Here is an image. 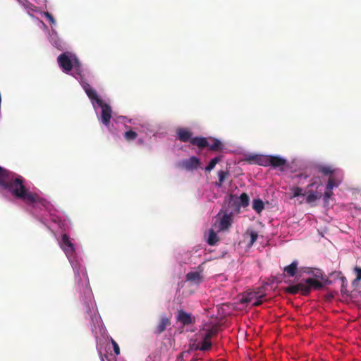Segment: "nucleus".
Wrapping results in <instances>:
<instances>
[{"mask_svg": "<svg viewBox=\"0 0 361 361\" xmlns=\"http://www.w3.org/2000/svg\"><path fill=\"white\" fill-rule=\"evenodd\" d=\"M221 161V157L218 156L214 158H213L209 163V164L206 166L205 171H211L216 166V164L220 162Z\"/></svg>", "mask_w": 361, "mask_h": 361, "instance_id": "nucleus-28", "label": "nucleus"}, {"mask_svg": "<svg viewBox=\"0 0 361 361\" xmlns=\"http://www.w3.org/2000/svg\"><path fill=\"white\" fill-rule=\"evenodd\" d=\"M186 279L195 283H200L202 281V276L200 272L191 271L186 274Z\"/></svg>", "mask_w": 361, "mask_h": 361, "instance_id": "nucleus-21", "label": "nucleus"}, {"mask_svg": "<svg viewBox=\"0 0 361 361\" xmlns=\"http://www.w3.org/2000/svg\"><path fill=\"white\" fill-rule=\"evenodd\" d=\"M59 66L64 72H69L73 69V63L66 53H63L57 59Z\"/></svg>", "mask_w": 361, "mask_h": 361, "instance_id": "nucleus-8", "label": "nucleus"}, {"mask_svg": "<svg viewBox=\"0 0 361 361\" xmlns=\"http://www.w3.org/2000/svg\"><path fill=\"white\" fill-rule=\"evenodd\" d=\"M217 234L212 230H209L208 233L207 243L209 245H214L219 241Z\"/></svg>", "mask_w": 361, "mask_h": 361, "instance_id": "nucleus-25", "label": "nucleus"}, {"mask_svg": "<svg viewBox=\"0 0 361 361\" xmlns=\"http://www.w3.org/2000/svg\"><path fill=\"white\" fill-rule=\"evenodd\" d=\"M252 208L257 214H260L264 209V204L262 200L255 199L252 202Z\"/></svg>", "mask_w": 361, "mask_h": 361, "instance_id": "nucleus-24", "label": "nucleus"}, {"mask_svg": "<svg viewBox=\"0 0 361 361\" xmlns=\"http://www.w3.org/2000/svg\"><path fill=\"white\" fill-rule=\"evenodd\" d=\"M246 233L250 235V241L249 245L252 246L258 238V233L256 231H254L252 229H247L246 231Z\"/></svg>", "mask_w": 361, "mask_h": 361, "instance_id": "nucleus-31", "label": "nucleus"}, {"mask_svg": "<svg viewBox=\"0 0 361 361\" xmlns=\"http://www.w3.org/2000/svg\"><path fill=\"white\" fill-rule=\"evenodd\" d=\"M46 17L50 21V23H51L53 24L55 23V20L51 14H50L49 13L47 12V13H46Z\"/></svg>", "mask_w": 361, "mask_h": 361, "instance_id": "nucleus-38", "label": "nucleus"}, {"mask_svg": "<svg viewBox=\"0 0 361 361\" xmlns=\"http://www.w3.org/2000/svg\"><path fill=\"white\" fill-rule=\"evenodd\" d=\"M269 159L270 155H257L252 157L256 164L263 166H269Z\"/></svg>", "mask_w": 361, "mask_h": 361, "instance_id": "nucleus-20", "label": "nucleus"}, {"mask_svg": "<svg viewBox=\"0 0 361 361\" xmlns=\"http://www.w3.org/2000/svg\"><path fill=\"white\" fill-rule=\"evenodd\" d=\"M101 360H102V361H105L104 357L102 355H101ZM108 361H116V359L114 357L111 360H108Z\"/></svg>", "mask_w": 361, "mask_h": 361, "instance_id": "nucleus-39", "label": "nucleus"}, {"mask_svg": "<svg viewBox=\"0 0 361 361\" xmlns=\"http://www.w3.org/2000/svg\"><path fill=\"white\" fill-rule=\"evenodd\" d=\"M293 192L292 197H296L300 195H305V192H302V189L300 187H294L291 189Z\"/></svg>", "mask_w": 361, "mask_h": 361, "instance_id": "nucleus-32", "label": "nucleus"}, {"mask_svg": "<svg viewBox=\"0 0 361 361\" xmlns=\"http://www.w3.org/2000/svg\"><path fill=\"white\" fill-rule=\"evenodd\" d=\"M333 195L332 190L326 189V191L324 193V199L325 201H327Z\"/></svg>", "mask_w": 361, "mask_h": 361, "instance_id": "nucleus-36", "label": "nucleus"}, {"mask_svg": "<svg viewBox=\"0 0 361 361\" xmlns=\"http://www.w3.org/2000/svg\"><path fill=\"white\" fill-rule=\"evenodd\" d=\"M98 102L99 103L97 106L102 109L101 121L104 125L108 126L112 117L111 107L108 104L104 102L103 100H99Z\"/></svg>", "mask_w": 361, "mask_h": 361, "instance_id": "nucleus-6", "label": "nucleus"}, {"mask_svg": "<svg viewBox=\"0 0 361 361\" xmlns=\"http://www.w3.org/2000/svg\"><path fill=\"white\" fill-rule=\"evenodd\" d=\"M317 171L319 173H321L325 176L334 173V169L330 166H319L317 167Z\"/></svg>", "mask_w": 361, "mask_h": 361, "instance_id": "nucleus-27", "label": "nucleus"}, {"mask_svg": "<svg viewBox=\"0 0 361 361\" xmlns=\"http://www.w3.org/2000/svg\"><path fill=\"white\" fill-rule=\"evenodd\" d=\"M123 137L128 142L135 140L137 137V133L132 130L126 131L123 134Z\"/></svg>", "mask_w": 361, "mask_h": 361, "instance_id": "nucleus-30", "label": "nucleus"}, {"mask_svg": "<svg viewBox=\"0 0 361 361\" xmlns=\"http://www.w3.org/2000/svg\"><path fill=\"white\" fill-rule=\"evenodd\" d=\"M176 319L178 322H180L184 326L194 324L195 322V318L184 310H178Z\"/></svg>", "mask_w": 361, "mask_h": 361, "instance_id": "nucleus-10", "label": "nucleus"}, {"mask_svg": "<svg viewBox=\"0 0 361 361\" xmlns=\"http://www.w3.org/2000/svg\"><path fill=\"white\" fill-rule=\"evenodd\" d=\"M284 290L286 293L291 295H295L298 293L299 291H301L302 294L304 295H308V288L305 286L303 280L296 285L289 286L285 288Z\"/></svg>", "mask_w": 361, "mask_h": 361, "instance_id": "nucleus-7", "label": "nucleus"}, {"mask_svg": "<svg viewBox=\"0 0 361 361\" xmlns=\"http://www.w3.org/2000/svg\"><path fill=\"white\" fill-rule=\"evenodd\" d=\"M185 354V352H182L179 356H178V359H183V355Z\"/></svg>", "mask_w": 361, "mask_h": 361, "instance_id": "nucleus-40", "label": "nucleus"}, {"mask_svg": "<svg viewBox=\"0 0 361 361\" xmlns=\"http://www.w3.org/2000/svg\"><path fill=\"white\" fill-rule=\"evenodd\" d=\"M228 207L231 209L230 212H232L233 214L240 213L241 206L238 199L234 198L233 195H231L228 202Z\"/></svg>", "mask_w": 361, "mask_h": 361, "instance_id": "nucleus-17", "label": "nucleus"}, {"mask_svg": "<svg viewBox=\"0 0 361 361\" xmlns=\"http://www.w3.org/2000/svg\"><path fill=\"white\" fill-rule=\"evenodd\" d=\"M218 327L216 326H212L211 329L207 330L206 334L203 338V341L202 342L201 345H197L195 350H200L201 351H207L209 350L212 347L211 338L213 336H215L218 333Z\"/></svg>", "mask_w": 361, "mask_h": 361, "instance_id": "nucleus-3", "label": "nucleus"}, {"mask_svg": "<svg viewBox=\"0 0 361 361\" xmlns=\"http://www.w3.org/2000/svg\"><path fill=\"white\" fill-rule=\"evenodd\" d=\"M321 185H322V183L319 180H312L311 183H310L307 186V189L305 190V195H307L306 202H307L309 204L312 203L322 197L321 193H319L317 191H312L311 190V188H312L314 186H315L316 189H317Z\"/></svg>", "mask_w": 361, "mask_h": 361, "instance_id": "nucleus-4", "label": "nucleus"}, {"mask_svg": "<svg viewBox=\"0 0 361 361\" xmlns=\"http://www.w3.org/2000/svg\"><path fill=\"white\" fill-rule=\"evenodd\" d=\"M200 165V161L196 157H191L182 161V166L188 171L197 169Z\"/></svg>", "mask_w": 361, "mask_h": 361, "instance_id": "nucleus-11", "label": "nucleus"}, {"mask_svg": "<svg viewBox=\"0 0 361 361\" xmlns=\"http://www.w3.org/2000/svg\"><path fill=\"white\" fill-rule=\"evenodd\" d=\"M298 268V262L293 261L290 265L284 268V271L290 276H294Z\"/></svg>", "mask_w": 361, "mask_h": 361, "instance_id": "nucleus-23", "label": "nucleus"}, {"mask_svg": "<svg viewBox=\"0 0 361 361\" xmlns=\"http://www.w3.org/2000/svg\"><path fill=\"white\" fill-rule=\"evenodd\" d=\"M0 186L14 197L27 204L42 203V199L36 192L30 191L25 185V179L0 166Z\"/></svg>", "mask_w": 361, "mask_h": 361, "instance_id": "nucleus-1", "label": "nucleus"}, {"mask_svg": "<svg viewBox=\"0 0 361 361\" xmlns=\"http://www.w3.org/2000/svg\"><path fill=\"white\" fill-rule=\"evenodd\" d=\"M265 296L264 294H261L259 292L258 293H251L248 294L247 297L243 298V302H249L252 300L254 298H255V300L253 302L252 305L253 306H259L262 303V298Z\"/></svg>", "mask_w": 361, "mask_h": 361, "instance_id": "nucleus-12", "label": "nucleus"}, {"mask_svg": "<svg viewBox=\"0 0 361 361\" xmlns=\"http://www.w3.org/2000/svg\"><path fill=\"white\" fill-rule=\"evenodd\" d=\"M82 87L93 105L96 103L99 104V100H102L97 94V92L88 83H83Z\"/></svg>", "mask_w": 361, "mask_h": 361, "instance_id": "nucleus-9", "label": "nucleus"}, {"mask_svg": "<svg viewBox=\"0 0 361 361\" xmlns=\"http://www.w3.org/2000/svg\"><path fill=\"white\" fill-rule=\"evenodd\" d=\"M190 144L195 145L200 149H203L209 145V142L206 137H195L190 140Z\"/></svg>", "mask_w": 361, "mask_h": 361, "instance_id": "nucleus-18", "label": "nucleus"}, {"mask_svg": "<svg viewBox=\"0 0 361 361\" xmlns=\"http://www.w3.org/2000/svg\"><path fill=\"white\" fill-rule=\"evenodd\" d=\"M338 184L336 183V180L334 178L330 177L328 180L326 189L332 190L334 187H337Z\"/></svg>", "mask_w": 361, "mask_h": 361, "instance_id": "nucleus-33", "label": "nucleus"}, {"mask_svg": "<svg viewBox=\"0 0 361 361\" xmlns=\"http://www.w3.org/2000/svg\"><path fill=\"white\" fill-rule=\"evenodd\" d=\"M241 207H246L249 205L250 198L245 192H243L239 197H237Z\"/></svg>", "mask_w": 361, "mask_h": 361, "instance_id": "nucleus-29", "label": "nucleus"}, {"mask_svg": "<svg viewBox=\"0 0 361 361\" xmlns=\"http://www.w3.org/2000/svg\"><path fill=\"white\" fill-rule=\"evenodd\" d=\"M219 216V229L224 231L229 229L233 222V215L228 209H221L218 215Z\"/></svg>", "mask_w": 361, "mask_h": 361, "instance_id": "nucleus-2", "label": "nucleus"}, {"mask_svg": "<svg viewBox=\"0 0 361 361\" xmlns=\"http://www.w3.org/2000/svg\"><path fill=\"white\" fill-rule=\"evenodd\" d=\"M197 345H195L193 344L192 345L190 346V349H195V348L197 347Z\"/></svg>", "mask_w": 361, "mask_h": 361, "instance_id": "nucleus-41", "label": "nucleus"}, {"mask_svg": "<svg viewBox=\"0 0 361 361\" xmlns=\"http://www.w3.org/2000/svg\"><path fill=\"white\" fill-rule=\"evenodd\" d=\"M178 138L180 141L186 142L188 141L190 142L192 137V132L186 128H179L177 130Z\"/></svg>", "mask_w": 361, "mask_h": 361, "instance_id": "nucleus-15", "label": "nucleus"}, {"mask_svg": "<svg viewBox=\"0 0 361 361\" xmlns=\"http://www.w3.org/2000/svg\"><path fill=\"white\" fill-rule=\"evenodd\" d=\"M60 247L65 252L68 258L73 257L75 254V246L71 242L70 237L68 234L63 233L61 236V241L60 242Z\"/></svg>", "mask_w": 361, "mask_h": 361, "instance_id": "nucleus-5", "label": "nucleus"}, {"mask_svg": "<svg viewBox=\"0 0 361 361\" xmlns=\"http://www.w3.org/2000/svg\"><path fill=\"white\" fill-rule=\"evenodd\" d=\"M286 164V159L279 157L270 155L269 166L273 168L284 166Z\"/></svg>", "mask_w": 361, "mask_h": 361, "instance_id": "nucleus-16", "label": "nucleus"}, {"mask_svg": "<svg viewBox=\"0 0 361 361\" xmlns=\"http://www.w3.org/2000/svg\"><path fill=\"white\" fill-rule=\"evenodd\" d=\"M304 281L305 286L308 288V294L312 288L319 290L324 287V284L314 278H308Z\"/></svg>", "mask_w": 361, "mask_h": 361, "instance_id": "nucleus-14", "label": "nucleus"}, {"mask_svg": "<svg viewBox=\"0 0 361 361\" xmlns=\"http://www.w3.org/2000/svg\"><path fill=\"white\" fill-rule=\"evenodd\" d=\"M85 311L87 313L92 314L94 315L91 316L92 320L97 319L98 317L96 315L95 310H94V302L92 300L91 295H90L89 299L85 302Z\"/></svg>", "mask_w": 361, "mask_h": 361, "instance_id": "nucleus-19", "label": "nucleus"}, {"mask_svg": "<svg viewBox=\"0 0 361 361\" xmlns=\"http://www.w3.org/2000/svg\"><path fill=\"white\" fill-rule=\"evenodd\" d=\"M171 324V321L169 318H168L166 316H162L160 318V320L159 322V324L154 329V334H161L162 332H164L166 327L169 326Z\"/></svg>", "mask_w": 361, "mask_h": 361, "instance_id": "nucleus-13", "label": "nucleus"}, {"mask_svg": "<svg viewBox=\"0 0 361 361\" xmlns=\"http://www.w3.org/2000/svg\"><path fill=\"white\" fill-rule=\"evenodd\" d=\"M111 342L113 345L114 351L115 354L117 355H119L120 354V348H119L118 343L113 338H111Z\"/></svg>", "mask_w": 361, "mask_h": 361, "instance_id": "nucleus-34", "label": "nucleus"}, {"mask_svg": "<svg viewBox=\"0 0 361 361\" xmlns=\"http://www.w3.org/2000/svg\"><path fill=\"white\" fill-rule=\"evenodd\" d=\"M73 268L74 269V272H75V275L76 276L77 278H78V281H80V267L79 266L78 269L76 267V265L75 264H73Z\"/></svg>", "mask_w": 361, "mask_h": 361, "instance_id": "nucleus-37", "label": "nucleus"}, {"mask_svg": "<svg viewBox=\"0 0 361 361\" xmlns=\"http://www.w3.org/2000/svg\"><path fill=\"white\" fill-rule=\"evenodd\" d=\"M228 176L229 173L228 171H219L218 173L219 181L216 183V185L218 187H221Z\"/></svg>", "mask_w": 361, "mask_h": 361, "instance_id": "nucleus-26", "label": "nucleus"}, {"mask_svg": "<svg viewBox=\"0 0 361 361\" xmlns=\"http://www.w3.org/2000/svg\"><path fill=\"white\" fill-rule=\"evenodd\" d=\"M354 271L356 274V280L360 281L361 280V268L358 267H355L354 268Z\"/></svg>", "mask_w": 361, "mask_h": 361, "instance_id": "nucleus-35", "label": "nucleus"}, {"mask_svg": "<svg viewBox=\"0 0 361 361\" xmlns=\"http://www.w3.org/2000/svg\"><path fill=\"white\" fill-rule=\"evenodd\" d=\"M207 147H208L209 150L211 151L219 152L222 150L223 144L219 140L212 138L211 139V143L209 142V145H207Z\"/></svg>", "mask_w": 361, "mask_h": 361, "instance_id": "nucleus-22", "label": "nucleus"}]
</instances>
